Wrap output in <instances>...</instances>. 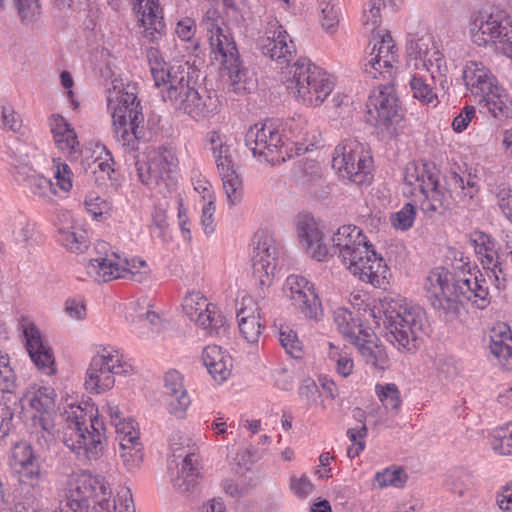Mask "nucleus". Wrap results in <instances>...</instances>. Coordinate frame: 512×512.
Instances as JSON below:
<instances>
[{
  "label": "nucleus",
  "mask_w": 512,
  "mask_h": 512,
  "mask_svg": "<svg viewBox=\"0 0 512 512\" xmlns=\"http://www.w3.org/2000/svg\"><path fill=\"white\" fill-rule=\"evenodd\" d=\"M175 109L188 114L192 119L200 121L217 113L218 100L206 90L201 94L197 89H188L187 95L173 104Z\"/></svg>",
  "instance_id": "obj_20"
},
{
  "label": "nucleus",
  "mask_w": 512,
  "mask_h": 512,
  "mask_svg": "<svg viewBox=\"0 0 512 512\" xmlns=\"http://www.w3.org/2000/svg\"><path fill=\"white\" fill-rule=\"evenodd\" d=\"M446 185L448 189L431 188L422 193L425 198L421 201L420 208L422 212L432 217L434 214L443 215L451 206L452 192H455L460 199H472L480 189L479 177L471 169H468L466 163L463 166L454 165L450 173L446 176Z\"/></svg>",
  "instance_id": "obj_6"
},
{
  "label": "nucleus",
  "mask_w": 512,
  "mask_h": 512,
  "mask_svg": "<svg viewBox=\"0 0 512 512\" xmlns=\"http://www.w3.org/2000/svg\"><path fill=\"white\" fill-rule=\"evenodd\" d=\"M492 264L483 265V269L486 271V275L490 279H494L495 286L498 289L504 288L507 278L509 276L510 267L507 262L508 258H506V250L505 251H497L495 256L493 255Z\"/></svg>",
  "instance_id": "obj_38"
},
{
  "label": "nucleus",
  "mask_w": 512,
  "mask_h": 512,
  "mask_svg": "<svg viewBox=\"0 0 512 512\" xmlns=\"http://www.w3.org/2000/svg\"><path fill=\"white\" fill-rule=\"evenodd\" d=\"M462 77L467 89L481 96V113H489L500 121L512 117V101L503 93L504 90L498 86L496 78L481 62H467Z\"/></svg>",
  "instance_id": "obj_3"
},
{
  "label": "nucleus",
  "mask_w": 512,
  "mask_h": 512,
  "mask_svg": "<svg viewBox=\"0 0 512 512\" xmlns=\"http://www.w3.org/2000/svg\"><path fill=\"white\" fill-rule=\"evenodd\" d=\"M15 166V180L25 187H27L33 194L40 197H49L50 194H55V187L53 182L36 173V171L28 165V154L19 156L15 162L12 163Z\"/></svg>",
  "instance_id": "obj_21"
},
{
  "label": "nucleus",
  "mask_w": 512,
  "mask_h": 512,
  "mask_svg": "<svg viewBox=\"0 0 512 512\" xmlns=\"http://www.w3.org/2000/svg\"><path fill=\"white\" fill-rule=\"evenodd\" d=\"M472 41L478 46L493 44L496 50L512 52V21L503 11L479 13L469 24Z\"/></svg>",
  "instance_id": "obj_10"
},
{
  "label": "nucleus",
  "mask_w": 512,
  "mask_h": 512,
  "mask_svg": "<svg viewBox=\"0 0 512 512\" xmlns=\"http://www.w3.org/2000/svg\"><path fill=\"white\" fill-rule=\"evenodd\" d=\"M416 218V208L412 203H406L398 212L391 215L392 226L396 230H409Z\"/></svg>",
  "instance_id": "obj_48"
},
{
  "label": "nucleus",
  "mask_w": 512,
  "mask_h": 512,
  "mask_svg": "<svg viewBox=\"0 0 512 512\" xmlns=\"http://www.w3.org/2000/svg\"><path fill=\"white\" fill-rule=\"evenodd\" d=\"M285 286L290 290V298L296 309L306 318H316L321 309V302L313 285L303 276L290 275L286 279Z\"/></svg>",
  "instance_id": "obj_17"
},
{
  "label": "nucleus",
  "mask_w": 512,
  "mask_h": 512,
  "mask_svg": "<svg viewBox=\"0 0 512 512\" xmlns=\"http://www.w3.org/2000/svg\"><path fill=\"white\" fill-rule=\"evenodd\" d=\"M446 259L452 261V270H449L448 268L446 269L449 272L457 273L462 277H464V274L466 273L468 268H470L469 262H465L463 260V253L454 248H449L448 253L446 255Z\"/></svg>",
  "instance_id": "obj_58"
},
{
  "label": "nucleus",
  "mask_w": 512,
  "mask_h": 512,
  "mask_svg": "<svg viewBox=\"0 0 512 512\" xmlns=\"http://www.w3.org/2000/svg\"><path fill=\"white\" fill-rule=\"evenodd\" d=\"M415 172V181L420 182L421 193H426L431 188L435 189L440 186V172L434 163L424 162L421 166H415Z\"/></svg>",
  "instance_id": "obj_40"
},
{
  "label": "nucleus",
  "mask_w": 512,
  "mask_h": 512,
  "mask_svg": "<svg viewBox=\"0 0 512 512\" xmlns=\"http://www.w3.org/2000/svg\"><path fill=\"white\" fill-rule=\"evenodd\" d=\"M245 145L254 156L263 157L272 165L286 162L295 156V144L284 140L278 127L271 121L258 122L245 134Z\"/></svg>",
  "instance_id": "obj_8"
},
{
  "label": "nucleus",
  "mask_w": 512,
  "mask_h": 512,
  "mask_svg": "<svg viewBox=\"0 0 512 512\" xmlns=\"http://www.w3.org/2000/svg\"><path fill=\"white\" fill-rule=\"evenodd\" d=\"M19 330L22 333L24 346L32 363L46 375L55 374V358L52 348L44 340L35 323L26 317H22L19 321Z\"/></svg>",
  "instance_id": "obj_14"
},
{
  "label": "nucleus",
  "mask_w": 512,
  "mask_h": 512,
  "mask_svg": "<svg viewBox=\"0 0 512 512\" xmlns=\"http://www.w3.org/2000/svg\"><path fill=\"white\" fill-rule=\"evenodd\" d=\"M296 229L303 247L317 261L338 254L342 263L348 264L362 281L378 288L389 283L388 266L359 227L351 224L339 227L332 236L330 248L323 242V234L312 218L299 217Z\"/></svg>",
  "instance_id": "obj_1"
},
{
  "label": "nucleus",
  "mask_w": 512,
  "mask_h": 512,
  "mask_svg": "<svg viewBox=\"0 0 512 512\" xmlns=\"http://www.w3.org/2000/svg\"><path fill=\"white\" fill-rule=\"evenodd\" d=\"M85 205L94 217L101 216L109 209V203L106 200L92 194L85 198Z\"/></svg>",
  "instance_id": "obj_62"
},
{
  "label": "nucleus",
  "mask_w": 512,
  "mask_h": 512,
  "mask_svg": "<svg viewBox=\"0 0 512 512\" xmlns=\"http://www.w3.org/2000/svg\"><path fill=\"white\" fill-rule=\"evenodd\" d=\"M162 84L169 85L166 92L162 94V98L164 101H170L172 105L187 95L188 89H195L190 86L189 72L181 66L177 67V71L169 68V77H165Z\"/></svg>",
  "instance_id": "obj_29"
},
{
  "label": "nucleus",
  "mask_w": 512,
  "mask_h": 512,
  "mask_svg": "<svg viewBox=\"0 0 512 512\" xmlns=\"http://www.w3.org/2000/svg\"><path fill=\"white\" fill-rule=\"evenodd\" d=\"M386 339L399 351L415 352L420 346L425 312L420 307H407L391 300L384 310Z\"/></svg>",
  "instance_id": "obj_4"
},
{
  "label": "nucleus",
  "mask_w": 512,
  "mask_h": 512,
  "mask_svg": "<svg viewBox=\"0 0 512 512\" xmlns=\"http://www.w3.org/2000/svg\"><path fill=\"white\" fill-rule=\"evenodd\" d=\"M369 114L373 115L371 107L376 112V136L380 141H390L398 136L396 125L404 118V109L394 93L393 85H384L368 99Z\"/></svg>",
  "instance_id": "obj_12"
},
{
  "label": "nucleus",
  "mask_w": 512,
  "mask_h": 512,
  "mask_svg": "<svg viewBox=\"0 0 512 512\" xmlns=\"http://www.w3.org/2000/svg\"><path fill=\"white\" fill-rule=\"evenodd\" d=\"M113 361V356L108 353L107 355H96L92 358L90 365L86 372L85 388L91 393H102L114 386L115 379L109 370V362Z\"/></svg>",
  "instance_id": "obj_23"
},
{
  "label": "nucleus",
  "mask_w": 512,
  "mask_h": 512,
  "mask_svg": "<svg viewBox=\"0 0 512 512\" xmlns=\"http://www.w3.org/2000/svg\"><path fill=\"white\" fill-rule=\"evenodd\" d=\"M334 320L339 332L353 345L363 337L373 336V331L369 327H363L361 319L347 309L336 312Z\"/></svg>",
  "instance_id": "obj_26"
},
{
  "label": "nucleus",
  "mask_w": 512,
  "mask_h": 512,
  "mask_svg": "<svg viewBox=\"0 0 512 512\" xmlns=\"http://www.w3.org/2000/svg\"><path fill=\"white\" fill-rule=\"evenodd\" d=\"M87 413L81 407L67 416V427L63 443L78 456L88 460H98L106 445L103 421L97 415L89 416L90 428L87 425Z\"/></svg>",
  "instance_id": "obj_5"
},
{
  "label": "nucleus",
  "mask_w": 512,
  "mask_h": 512,
  "mask_svg": "<svg viewBox=\"0 0 512 512\" xmlns=\"http://www.w3.org/2000/svg\"><path fill=\"white\" fill-rule=\"evenodd\" d=\"M379 36L381 38V41L379 42L377 53L375 54L374 57L383 61V66L384 68L388 69V75L389 77H391L393 69L392 62L395 61V56L393 52L395 45L393 44L392 36L388 31Z\"/></svg>",
  "instance_id": "obj_45"
},
{
  "label": "nucleus",
  "mask_w": 512,
  "mask_h": 512,
  "mask_svg": "<svg viewBox=\"0 0 512 512\" xmlns=\"http://www.w3.org/2000/svg\"><path fill=\"white\" fill-rule=\"evenodd\" d=\"M59 241L64 247L75 253H82L88 247L86 235L83 231L77 233L74 231L60 230Z\"/></svg>",
  "instance_id": "obj_51"
},
{
  "label": "nucleus",
  "mask_w": 512,
  "mask_h": 512,
  "mask_svg": "<svg viewBox=\"0 0 512 512\" xmlns=\"http://www.w3.org/2000/svg\"><path fill=\"white\" fill-rule=\"evenodd\" d=\"M104 152H105V155H106V158L102 161H100L97 165L98 167V171H95L94 173L97 174H101L99 177L97 176L96 177V181L101 178V179H105V177L107 179H109L111 182H112V185L115 184V182L117 181L116 177H115V174H116V171L113 167L114 165V159L112 157V154L110 153V151H108L105 147L103 148Z\"/></svg>",
  "instance_id": "obj_56"
},
{
  "label": "nucleus",
  "mask_w": 512,
  "mask_h": 512,
  "mask_svg": "<svg viewBox=\"0 0 512 512\" xmlns=\"http://www.w3.org/2000/svg\"><path fill=\"white\" fill-rule=\"evenodd\" d=\"M489 349L501 366L507 370L512 369V333L508 326L492 329Z\"/></svg>",
  "instance_id": "obj_25"
},
{
  "label": "nucleus",
  "mask_w": 512,
  "mask_h": 512,
  "mask_svg": "<svg viewBox=\"0 0 512 512\" xmlns=\"http://www.w3.org/2000/svg\"><path fill=\"white\" fill-rule=\"evenodd\" d=\"M219 175L223 182V188L230 207L239 204L243 197L242 178L237 172L231 147L227 142L219 146L216 154H213Z\"/></svg>",
  "instance_id": "obj_15"
},
{
  "label": "nucleus",
  "mask_w": 512,
  "mask_h": 512,
  "mask_svg": "<svg viewBox=\"0 0 512 512\" xmlns=\"http://www.w3.org/2000/svg\"><path fill=\"white\" fill-rule=\"evenodd\" d=\"M239 331L244 339L249 343L258 341L264 326L261 324L259 317L254 315V310L248 307H242L237 311Z\"/></svg>",
  "instance_id": "obj_34"
},
{
  "label": "nucleus",
  "mask_w": 512,
  "mask_h": 512,
  "mask_svg": "<svg viewBox=\"0 0 512 512\" xmlns=\"http://www.w3.org/2000/svg\"><path fill=\"white\" fill-rule=\"evenodd\" d=\"M22 24L29 25L36 22L41 14L39 0H13Z\"/></svg>",
  "instance_id": "obj_44"
},
{
  "label": "nucleus",
  "mask_w": 512,
  "mask_h": 512,
  "mask_svg": "<svg viewBox=\"0 0 512 512\" xmlns=\"http://www.w3.org/2000/svg\"><path fill=\"white\" fill-rule=\"evenodd\" d=\"M120 457L127 469L139 467L143 459L142 448L120 450Z\"/></svg>",
  "instance_id": "obj_63"
},
{
  "label": "nucleus",
  "mask_w": 512,
  "mask_h": 512,
  "mask_svg": "<svg viewBox=\"0 0 512 512\" xmlns=\"http://www.w3.org/2000/svg\"><path fill=\"white\" fill-rule=\"evenodd\" d=\"M470 242L480 257L482 265L492 264L493 255L495 256L498 251L496 240L483 231L475 230L470 234Z\"/></svg>",
  "instance_id": "obj_36"
},
{
  "label": "nucleus",
  "mask_w": 512,
  "mask_h": 512,
  "mask_svg": "<svg viewBox=\"0 0 512 512\" xmlns=\"http://www.w3.org/2000/svg\"><path fill=\"white\" fill-rule=\"evenodd\" d=\"M105 257L91 259L86 266L87 274L96 282H108L117 278H126L125 273H133L129 268L130 262L121 258L116 252Z\"/></svg>",
  "instance_id": "obj_19"
},
{
  "label": "nucleus",
  "mask_w": 512,
  "mask_h": 512,
  "mask_svg": "<svg viewBox=\"0 0 512 512\" xmlns=\"http://www.w3.org/2000/svg\"><path fill=\"white\" fill-rule=\"evenodd\" d=\"M279 341L285 351L293 358L299 359L302 357L300 341L298 340L296 333L292 330L285 331L281 329L279 332Z\"/></svg>",
  "instance_id": "obj_53"
},
{
  "label": "nucleus",
  "mask_w": 512,
  "mask_h": 512,
  "mask_svg": "<svg viewBox=\"0 0 512 512\" xmlns=\"http://www.w3.org/2000/svg\"><path fill=\"white\" fill-rule=\"evenodd\" d=\"M150 159L152 168L157 171V176H161V185L174 184L170 174L177 168L178 159L175 153L171 149L161 146L157 152L150 156Z\"/></svg>",
  "instance_id": "obj_31"
},
{
  "label": "nucleus",
  "mask_w": 512,
  "mask_h": 512,
  "mask_svg": "<svg viewBox=\"0 0 512 512\" xmlns=\"http://www.w3.org/2000/svg\"><path fill=\"white\" fill-rule=\"evenodd\" d=\"M407 474L405 470L401 467L390 469L386 468L381 472H377L375 475V482L380 488L394 486V487H402L406 480Z\"/></svg>",
  "instance_id": "obj_47"
},
{
  "label": "nucleus",
  "mask_w": 512,
  "mask_h": 512,
  "mask_svg": "<svg viewBox=\"0 0 512 512\" xmlns=\"http://www.w3.org/2000/svg\"><path fill=\"white\" fill-rule=\"evenodd\" d=\"M474 289L471 292L469 279L457 273L449 272L445 267H437L430 271L425 280L426 297L432 307L452 321L460 314L464 301L476 303L481 309L489 304V292L486 279L480 273V278L474 276Z\"/></svg>",
  "instance_id": "obj_2"
},
{
  "label": "nucleus",
  "mask_w": 512,
  "mask_h": 512,
  "mask_svg": "<svg viewBox=\"0 0 512 512\" xmlns=\"http://www.w3.org/2000/svg\"><path fill=\"white\" fill-rule=\"evenodd\" d=\"M299 396L305 398L308 406L316 403L317 394H319L318 386L311 378L305 379L298 390Z\"/></svg>",
  "instance_id": "obj_61"
},
{
  "label": "nucleus",
  "mask_w": 512,
  "mask_h": 512,
  "mask_svg": "<svg viewBox=\"0 0 512 512\" xmlns=\"http://www.w3.org/2000/svg\"><path fill=\"white\" fill-rule=\"evenodd\" d=\"M135 169L139 180L146 186H160L161 176H157V171L152 168V161L150 157L147 160L137 159L135 162Z\"/></svg>",
  "instance_id": "obj_49"
},
{
  "label": "nucleus",
  "mask_w": 512,
  "mask_h": 512,
  "mask_svg": "<svg viewBox=\"0 0 512 512\" xmlns=\"http://www.w3.org/2000/svg\"><path fill=\"white\" fill-rule=\"evenodd\" d=\"M413 98L419 100L423 104H429L437 95L433 92L430 85H428L421 77L413 76L409 82Z\"/></svg>",
  "instance_id": "obj_52"
},
{
  "label": "nucleus",
  "mask_w": 512,
  "mask_h": 512,
  "mask_svg": "<svg viewBox=\"0 0 512 512\" xmlns=\"http://www.w3.org/2000/svg\"><path fill=\"white\" fill-rule=\"evenodd\" d=\"M366 364L384 370L388 363V356L382 345L378 344V338L373 332L372 337H363L355 344Z\"/></svg>",
  "instance_id": "obj_30"
},
{
  "label": "nucleus",
  "mask_w": 512,
  "mask_h": 512,
  "mask_svg": "<svg viewBox=\"0 0 512 512\" xmlns=\"http://www.w3.org/2000/svg\"><path fill=\"white\" fill-rule=\"evenodd\" d=\"M289 35L285 30H279L277 37L263 36L257 40V48L261 51L264 56L270 58L271 52L274 48H277L278 44L282 42V48L286 49V53H296V48L293 41L290 39L288 43Z\"/></svg>",
  "instance_id": "obj_42"
},
{
  "label": "nucleus",
  "mask_w": 512,
  "mask_h": 512,
  "mask_svg": "<svg viewBox=\"0 0 512 512\" xmlns=\"http://www.w3.org/2000/svg\"><path fill=\"white\" fill-rule=\"evenodd\" d=\"M24 417V407L20 405L18 394L0 397V438L3 439L14 429V418Z\"/></svg>",
  "instance_id": "obj_28"
},
{
  "label": "nucleus",
  "mask_w": 512,
  "mask_h": 512,
  "mask_svg": "<svg viewBox=\"0 0 512 512\" xmlns=\"http://www.w3.org/2000/svg\"><path fill=\"white\" fill-rule=\"evenodd\" d=\"M13 456L22 468L25 477L31 480L39 478L40 465L31 444L26 442L18 443L14 447Z\"/></svg>",
  "instance_id": "obj_33"
},
{
  "label": "nucleus",
  "mask_w": 512,
  "mask_h": 512,
  "mask_svg": "<svg viewBox=\"0 0 512 512\" xmlns=\"http://www.w3.org/2000/svg\"><path fill=\"white\" fill-rule=\"evenodd\" d=\"M321 6V24L322 27L327 32H333L334 28L338 25L339 19H338V12L334 8V6H331L329 3H326L325 0L320 2Z\"/></svg>",
  "instance_id": "obj_54"
},
{
  "label": "nucleus",
  "mask_w": 512,
  "mask_h": 512,
  "mask_svg": "<svg viewBox=\"0 0 512 512\" xmlns=\"http://www.w3.org/2000/svg\"><path fill=\"white\" fill-rule=\"evenodd\" d=\"M146 56L155 86L160 87L164 78L169 77V68H167V63L157 47H149L146 50Z\"/></svg>",
  "instance_id": "obj_41"
},
{
  "label": "nucleus",
  "mask_w": 512,
  "mask_h": 512,
  "mask_svg": "<svg viewBox=\"0 0 512 512\" xmlns=\"http://www.w3.org/2000/svg\"><path fill=\"white\" fill-rule=\"evenodd\" d=\"M167 410L177 418H183L191 400L183 387L182 376L177 370H169L164 376Z\"/></svg>",
  "instance_id": "obj_22"
},
{
  "label": "nucleus",
  "mask_w": 512,
  "mask_h": 512,
  "mask_svg": "<svg viewBox=\"0 0 512 512\" xmlns=\"http://www.w3.org/2000/svg\"><path fill=\"white\" fill-rule=\"evenodd\" d=\"M215 202L214 200H209L203 206L202 215H201V225L203 227V231L206 235H211L215 231V223H214V212H215Z\"/></svg>",
  "instance_id": "obj_59"
},
{
  "label": "nucleus",
  "mask_w": 512,
  "mask_h": 512,
  "mask_svg": "<svg viewBox=\"0 0 512 512\" xmlns=\"http://www.w3.org/2000/svg\"><path fill=\"white\" fill-rule=\"evenodd\" d=\"M475 116V108L473 106H465L461 113L457 115L452 122V127L455 132H463Z\"/></svg>",
  "instance_id": "obj_60"
},
{
  "label": "nucleus",
  "mask_w": 512,
  "mask_h": 512,
  "mask_svg": "<svg viewBox=\"0 0 512 512\" xmlns=\"http://www.w3.org/2000/svg\"><path fill=\"white\" fill-rule=\"evenodd\" d=\"M226 54L221 56L222 63L229 71L233 90L237 94L250 93L256 88L254 72L242 65L235 41L226 44Z\"/></svg>",
  "instance_id": "obj_18"
},
{
  "label": "nucleus",
  "mask_w": 512,
  "mask_h": 512,
  "mask_svg": "<svg viewBox=\"0 0 512 512\" xmlns=\"http://www.w3.org/2000/svg\"><path fill=\"white\" fill-rule=\"evenodd\" d=\"M196 462L194 454L186 455L178 475L172 480L174 487L182 494L192 492L197 484L199 472L195 466Z\"/></svg>",
  "instance_id": "obj_32"
},
{
  "label": "nucleus",
  "mask_w": 512,
  "mask_h": 512,
  "mask_svg": "<svg viewBox=\"0 0 512 512\" xmlns=\"http://www.w3.org/2000/svg\"><path fill=\"white\" fill-rule=\"evenodd\" d=\"M20 405L28 403L32 411L30 420L35 428V435L40 445L47 444L54 434L55 398L56 392L50 386H33L28 388L23 394L19 395Z\"/></svg>",
  "instance_id": "obj_9"
},
{
  "label": "nucleus",
  "mask_w": 512,
  "mask_h": 512,
  "mask_svg": "<svg viewBox=\"0 0 512 512\" xmlns=\"http://www.w3.org/2000/svg\"><path fill=\"white\" fill-rule=\"evenodd\" d=\"M210 13V11L206 13L202 20V25L205 27L207 32L210 33V46L212 51L216 54L215 59L218 60L217 53L220 56L226 54V44L234 40L223 33L222 28L218 25L216 19L213 16H210Z\"/></svg>",
  "instance_id": "obj_37"
},
{
  "label": "nucleus",
  "mask_w": 512,
  "mask_h": 512,
  "mask_svg": "<svg viewBox=\"0 0 512 512\" xmlns=\"http://www.w3.org/2000/svg\"><path fill=\"white\" fill-rule=\"evenodd\" d=\"M371 166L372 157L364 154L363 147L357 140L346 139L336 146L332 167L350 182L359 186L368 183Z\"/></svg>",
  "instance_id": "obj_13"
},
{
  "label": "nucleus",
  "mask_w": 512,
  "mask_h": 512,
  "mask_svg": "<svg viewBox=\"0 0 512 512\" xmlns=\"http://www.w3.org/2000/svg\"><path fill=\"white\" fill-rule=\"evenodd\" d=\"M491 447L501 455H512V425L507 424L494 431Z\"/></svg>",
  "instance_id": "obj_46"
},
{
  "label": "nucleus",
  "mask_w": 512,
  "mask_h": 512,
  "mask_svg": "<svg viewBox=\"0 0 512 512\" xmlns=\"http://www.w3.org/2000/svg\"><path fill=\"white\" fill-rule=\"evenodd\" d=\"M254 255L253 276L260 287L270 286L271 276L276 269V248L272 245V238L263 233L255 234L253 238Z\"/></svg>",
  "instance_id": "obj_16"
},
{
  "label": "nucleus",
  "mask_w": 512,
  "mask_h": 512,
  "mask_svg": "<svg viewBox=\"0 0 512 512\" xmlns=\"http://www.w3.org/2000/svg\"><path fill=\"white\" fill-rule=\"evenodd\" d=\"M54 121L51 132L58 147L62 150L66 149L71 153L77 152L79 142L74 129L71 128L70 124L62 116H58Z\"/></svg>",
  "instance_id": "obj_35"
},
{
  "label": "nucleus",
  "mask_w": 512,
  "mask_h": 512,
  "mask_svg": "<svg viewBox=\"0 0 512 512\" xmlns=\"http://www.w3.org/2000/svg\"><path fill=\"white\" fill-rule=\"evenodd\" d=\"M203 364L213 379L222 383L231 374L232 358L217 345L207 346L202 352Z\"/></svg>",
  "instance_id": "obj_24"
},
{
  "label": "nucleus",
  "mask_w": 512,
  "mask_h": 512,
  "mask_svg": "<svg viewBox=\"0 0 512 512\" xmlns=\"http://www.w3.org/2000/svg\"><path fill=\"white\" fill-rule=\"evenodd\" d=\"M109 485L102 476H86L81 479L75 489V494L85 498L90 502L92 497L100 496L105 494V489Z\"/></svg>",
  "instance_id": "obj_39"
},
{
  "label": "nucleus",
  "mask_w": 512,
  "mask_h": 512,
  "mask_svg": "<svg viewBox=\"0 0 512 512\" xmlns=\"http://www.w3.org/2000/svg\"><path fill=\"white\" fill-rule=\"evenodd\" d=\"M313 488V484L305 474L300 478L292 476L290 479V489L298 498H306L312 492Z\"/></svg>",
  "instance_id": "obj_57"
},
{
  "label": "nucleus",
  "mask_w": 512,
  "mask_h": 512,
  "mask_svg": "<svg viewBox=\"0 0 512 512\" xmlns=\"http://www.w3.org/2000/svg\"><path fill=\"white\" fill-rule=\"evenodd\" d=\"M114 135L122 146L134 149L143 137L144 115L140 100L133 93L118 96V104L112 113Z\"/></svg>",
  "instance_id": "obj_11"
},
{
  "label": "nucleus",
  "mask_w": 512,
  "mask_h": 512,
  "mask_svg": "<svg viewBox=\"0 0 512 512\" xmlns=\"http://www.w3.org/2000/svg\"><path fill=\"white\" fill-rule=\"evenodd\" d=\"M375 391L386 410L397 414L401 405L400 392L396 384H377Z\"/></svg>",
  "instance_id": "obj_43"
},
{
  "label": "nucleus",
  "mask_w": 512,
  "mask_h": 512,
  "mask_svg": "<svg viewBox=\"0 0 512 512\" xmlns=\"http://www.w3.org/2000/svg\"><path fill=\"white\" fill-rule=\"evenodd\" d=\"M473 485L472 475L465 469H456L450 475L448 479L449 489L459 496H462L464 492Z\"/></svg>",
  "instance_id": "obj_50"
},
{
  "label": "nucleus",
  "mask_w": 512,
  "mask_h": 512,
  "mask_svg": "<svg viewBox=\"0 0 512 512\" xmlns=\"http://www.w3.org/2000/svg\"><path fill=\"white\" fill-rule=\"evenodd\" d=\"M205 305H206V299L203 298L202 296H200L199 292H196V293H191L184 298L182 307H183V310L186 313V315L191 320H194V317Z\"/></svg>",
  "instance_id": "obj_55"
},
{
  "label": "nucleus",
  "mask_w": 512,
  "mask_h": 512,
  "mask_svg": "<svg viewBox=\"0 0 512 512\" xmlns=\"http://www.w3.org/2000/svg\"><path fill=\"white\" fill-rule=\"evenodd\" d=\"M71 175L72 171L67 164L58 166L55 172L56 184L65 192H68L72 188Z\"/></svg>",
  "instance_id": "obj_64"
},
{
  "label": "nucleus",
  "mask_w": 512,
  "mask_h": 512,
  "mask_svg": "<svg viewBox=\"0 0 512 512\" xmlns=\"http://www.w3.org/2000/svg\"><path fill=\"white\" fill-rule=\"evenodd\" d=\"M138 18V26L143 28L142 35L151 43H157L165 34V23L160 6L144 10L143 13H135Z\"/></svg>",
  "instance_id": "obj_27"
},
{
  "label": "nucleus",
  "mask_w": 512,
  "mask_h": 512,
  "mask_svg": "<svg viewBox=\"0 0 512 512\" xmlns=\"http://www.w3.org/2000/svg\"><path fill=\"white\" fill-rule=\"evenodd\" d=\"M293 68L287 85L289 92L307 106H320L334 87L330 75L306 57L299 58Z\"/></svg>",
  "instance_id": "obj_7"
}]
</instances>
